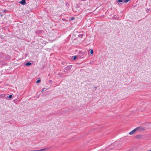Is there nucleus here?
I'll return each instance as SVG.
<instances>
[{
  "instance_id": "obj_1",
  "label": "nucleus",
  "mask_w": 151,
  "mask_h": 151,
  "mask_svg": "<svg viewBox=\"0 0 151 151\" xmlns=\"http://www.w3.org/2000/svg\"><path fill=\"white\" fill-rule=\"evenodd\" d=\"M137 131H142L145 130V128L142 127H139L135 128Z\"/></svg>"
},
{
  "instance_id": "obj_2",
  "label": "nucleus",
  "mask_w": 151,
  "mask_h": 151,
  "mask_svg": "<svg viewBox=\"0 0 151 151\" xmlns=\"http://www.w3.org/2000/svg\"><path fill=\"white\" fill-rule=\"evenodd\" d=\"M71 68V65H70L66 67L64 70V72L67 73L69 72Z\"/></svg>"
},
{
  "instance_id": "obj_3",
  "label": "nucleus",
  "mask_w": 151,
  "mask_h": 151,
  "mask_svg": "<svg viewBox=\"0 0 151 151\" xmlns=\"http://www.w3.org/2000/svg\"><path fill=\"white\" fill-rule=\"evenodd\" d=\"M137 131L136 129H135L133 130H132V131L130 132H129V134L130 135H132L134 134L135 132Z\"/></svg>"
},
{
  "instance_id": "obj_4",
  "label": "nucleus",
  "mask_w": 151,
  "mask_h": 151,
  "mask_svg": "<svg viewBox=\"0 0 151 151\" xmlns=\"http://www.w3.org/2000/svg\"><path fill=\"white\" fill-rule=\"evenodd\" d=\"M19 3L22 5H25L26 4L25 0H22V1L19 2Z\"/></svg>"
},
{
  "instance_id": "obj_5",
  "label": "nucleus",
  "mask_w": 151,
  "mask_h": 151,
  "mask_svg": "<svg viewBox=\"0 0 151 151\" xmlns=\"http://www.w3.org/2000/svg\"><path fill=\"white\" fill-rule=\"evenodd\" d=\"M46 150V149H42L40 150H31V151H45Z\"/></svg>"
},
{
  "instance_id": "obj_6",
  "label": "nucleus",
  "mask_w": 151,
  "mask_h": 151,
  "mask_svg": "<svg viewBox=\"0 0 151 151\" xmlns=\"http://www.w3.org/2000/svg\"><path fill=\"white\" fill-rule=\"evenodd\" d=\"M31 63H26L25 65L27 66H29L31 65Z\"/></svg>"
},
{
  "instance_id": "obj_7",
  "label": "nucleus",
  "mask_w": 151,
  "mask_h": 151,
  "mask_svg": "<svg viewBox=\"0 0 151 151\" xmlns=\"http://www.w3.org/2000/svg\"><path fill=\"white\" fill-rule=\"evenodd\" d=\"M90 53L91 54L93 55V50L91 49L90 51Z\"/></svg>"
},
{
  "instance_id": "obj_8",
  "label": "nucleus",
  "mask_w": 151,
  "mask_h": 151,
  "mask_svg": "<svg viewBox=\"0 0 151 151\" xmlns=\"http://www.w3.org/2000/svg\"><path fill=\"white\" fill-rule=\"evenodd\" d=\"M130 0H124V3H127Z\"/></svg>"
},
{
  "instance_id": "obj_9",
  "label": "nucleus",
  "mask_w": 151,
  "mask_h": 151,
  "mask_svg": "<svg viewBox=\"0 0 151 151\" xmlns=\"http://www.w3.org/2000/svg\"><path fill=\"white\" fill-rule=\"evenodd\" d=\"M40 80H38L37 81H36V82L37 83H40Z\"/></svg>"
},
{
  "instance_id": "obj_10",
  "label": "nucleus",
  "mask_w": 151,
  "mask_h": 151,
  "mask_svg": "<svg viewBox=\"0 0 151 151\" xmlns=\"http://www.w3.org/2000/svg\"><path fill=\"white\" fill-rule=\"evenodd\" d=\"M77 57L76 56H74L73 57V60H75L77 58Z\"/></svg>"
},
{
  "instance_id": "obj_11",
  "label": "nucleus",
  "mask_w": 151,
  "mask_h": 151,
  "mask_svg": "<svg viewBox=\"0 0 151 151\" xmlns=\"http://www.w3.org/2000/svg\"><path fill=\"white\" fill-rule=\"evenodd\" d=\"M12 95H9V97H8V98L9 99H11V98H12Z\"/></svg>"
},
{
  "instance_id": "obj_12",
  "label": "nucleus",
  "mask_w": 151,
  "mask_h": 151,
  "mask_svg": "<svg viewBox=\"0 0 151 151\" xmlns=\"http://www.w3.org/2000/svg\"><path fill=\"white\" fill-rule=\"evenodd\" d=\"M123 0H119L118 2H121L123 1Z\"/></svg>"
},
{
  "instance_id": "obj_13",
  "label": "nucleus",
  "mask_w": 151,
  "mask_h": 151,
  "mask_svg": "<svg viewBox=\"0 0 151 151\" xmlns=\"http://www.w3.org/2000/svg\"><path fill=\"white\" fill-rule=\"evenodd\" d=\"M45 90H45V88H43V89L42 90V92H43V91H45Z\"/></svg>"
},
{
  "instance_id": "obj_14",
  "label": "nucleus",
  "mask_w": 151,
  "mask_h": 151,
  "mask_svg": "<svg viewBox=\"0 0 151 151\" xmlns=\"http://www.w3.org/2000/svg\"><path fill=\"white\" fill-rule=\"evenodd\" d=\"M74 17H72V18H71V19H70V20H73V19H74Z\"/></svg>"
},
{
  "instance_id": "obj_15",
  "label": "nucleus",
  "mask_w": 151,
  "mask_h": 151,
  "mask_svg": "<svg viewBox=\"0 0 151 151\" xmlns=\"http://www.w3.org/2000/svg\"><path fill=\"white\" fill-rule=\"evenodd\" d=\"M140 136H141L140 135H137V138H138V137H140Z\"/></svg>"
},
{
  "instance_id": "obj_16",
  "label": "nucleus",
  "mask_w": 151,
  "mask_h": 151,
  "mask_svg": "<svg viewBox=\"0 0 151 151\" xmlns=\"http://www.w3.org/2000/svg\"><path fill=\"white\" fill-rule=\"evenodd\" d=\"M83 35H80V37L81 36V37H82Z\"/></svg>"
},
{
  "instance_id": "obj_17",
  "label": "nucleus",
  "mask_w": 151,
  "mask_h": 151,
  "mask_svg": "<svg viewBox=\"0 0 151 151\" xmlns=\"http://www.w3.org/2000/svg\"><path fill=\"white\" fill-rule=\"evenodd\" d=\"M58 75H60H60H60V74H59Z\"/></svg>"
}]
</instances>
